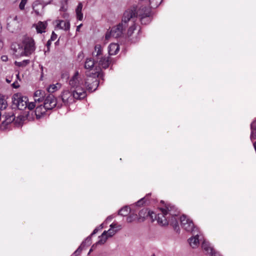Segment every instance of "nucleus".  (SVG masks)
Returning <instances> with one entry per match:
<instances>
[{
    "label": "nucleus",
    "mask_w": 256,
    "mask_h": 256,
    "mask_svg": "<svg viewBox=\"0 0 256 256\" xmlns=\"http://www.w3.org/2000/svg\"><path fill=\"white\" fill-rule=\"evenodd\" d=\"M160 210L161 212L158 214L148 211L146 216H149L152 221L156 220L162 226L170 224L176 232L180 230L178 224L179 212L177 210L176 206L171 204H167L165 206V208H160Z\"/></svg>",
    "instance_id": "1"
},
{
    "label": "nucleus",
    "mask_w": 256,
    "mask_h": 256,
    "mask_svg": "<svg viewBox=\"0 0 256 256\" xmlns=\"http://www.w3.org/2000/svg\"><path fill=\"white\" fill-rule=\"evenodd\" d=\"M92 56H94L96 62V68L99 69L107 68L110 64V58L103 55L102 48L100 44H96L94 46V50L92 52Z\"/></svg>",
    "instance_id": "2"
},
{
    "label": "nucleus",
    "mask_w": 256,
    "mask_h": 256,
    "mask_svg": "<svg viewBox=\"0 0 256 256\" xmlns=\"http://www.w3.org/2000/svg\"><path fill=\"white\" fill-rule=\"evenodd\" d=\"M86 94L82 92L64 90L61 95L58 98L60 103L62 105L68 106L74 102V100H80L86 97Z\"/></svg>",
    "instance_id": "3"
},
{
    "label": "nucleus",
    "mask_w": 256,
    "mask_h": 256,
    "mask_svg": "<svg viewBox=\"0 0 256 256\" xmlns=\"http://www.w3.org/2000/svg\"><path fill=\"white\" fill-rule=\"evenodd\" d=\"M138 10L136 11V6H134L127 9L123 14L122 22L127 26H128V22L131 21L134 24L137 16H138Z\"/></svg>",
    "instance_id": "4"
},
{
    "label": "nucleus",
    "mask_w": 256,
    "mask_h": 256,
    "mask_svg": "<svg viewBox=\"0 0 256 256\" xmlns=\"http://www.w3.org/2000/svg\"><path fill=\"white\" fill-rule=\"evenodd\" d=\"M28 98L22 96L20 93L14 94L12 97V102L14 108H18L20 110H24L27 108Z\"/></svg>",
    "instance_id": "5"
},
{
    "label": "nucleus",
    "mask_w": 256,
    "mask_h": 256,
    "mask_svg": "<svg viewBox=\"0 0 256 256\" xmlns=\"http://www.w3.org/2000/svg\"><path fill=\"white\" fill-rule=\"evenodd\" d=\"M44 106L48 110H51L56 106L60 108L62 104L52 94H49L44 100Z\"/></svg>",
    "instance_id": "6"
},
{
    "label": "nucleus",
    "mask_w": 256,
    "mask_h": 256,
    "mask_svg": "<svg viewBox=\"0 0 256 256\" xmlns=\"http://www.w3.org/2000/svg\"><path fill=\"white\" fill-rule=\"evenodd\" d=\"M86 75L88 77L85 80L86 90L90 92L95 91L100 84V81L96 78L92 77L89 72H86Z\"/></svg>",
    "instance_id": "7"
},
{
    "label": "nucleus",
    "mask_w": 256,
    "mask_h": 256,
    "mask_svg": "<svg viewBox=\"0 0 256 256\" xmlns=\"http://www.w3.org/2000/svg\"><path fill=\"white\" fill-rule=\"evenodd\" d=\"M128 26L122 22L116 26H113L110 31V34H106V38L108 39L112 36L114 38H118L122 36L124 32Z\"/></svg>",
    "instance_id": "8"
},
{
    "label": "nucleus",
    "mask_w": 256,
    "mask_h": 256,
    "mask_svg": "<svg viewBox=\"0 0 256 256\" xmlns=\"http://www.w3.org/2000/svg\"><path fill=\"white\" fill-rule=\"evenodd\" d=\"M180 222L182 227L187 232H190L194 235L196 232V230L198 228L194 226L192 220L187 218L186 215H182L180 218Z\"/></svg>",
    "instance_id": "9"
},
{
    "label": "nucleus",
    "mask_w": 256,
    "mask_h": 256,
    "mask_svg": "<svg viewBox=\"0 0 256 256\" xmlns=\"http://www.w3.org/2000/svg\"><path fill=\"white\" fill-rule=\"evenodd\" d=\"M78 71L76 72L70 80L69 84L72 88H75L73 91L82 92L86 93V90L82 87V85L83 84L82 82H80L78 79Z\"/></svg>",
    "instance_id": "10"
},
{
    "label": "nucleus",
    "mask_w": 256,
    "mask_h": 256,
    "mask_svg": "<svg viewBox=\"0 0 256 256\" xmlns=\"http://www.w3.org/2000/svg\"><path fill=\"white\" fill-rule=\"evenodd\" d=\"M22 44L24 46L25 56H30L35 50V43L32 38L26 37L22 41Z\"/></svg>",
    "instance_id": "11"
},
{
    "label": "nucleus",
    "mask_w": 256,
    "mask_h": 256,
    "mask_svg": "<svg viewBox=\"0 0 256 256\" xmlns=\"http://www.w3.org/2000/svg\"><path fill=\"white\" fill-rule=\"evenodd\" d=\"M137 14H138L142 24H146L150 22V10L146 6H141L138 10Z\"/></svg>",
    "instance_id": "12"
},
{
    "label": "nucleus",
    "mask_w": 256,
    "mask_h": 256,
    "mask_svg": "<svg viewBox=\"0 0 256 256\" xmlns=\"http://www.w3.org/2000/svg\"><path fill=\"white\" fill-rule=\"evenodd\" d=\"M20 23L17 16L12 18L9 16L7 18V29L11 32H14L20 29Z\"/></svg>",
    "instance_id": "13"
},
{
    "label": "nucleus",
    "mask_w": 256,
    "mask_h": 256,
    "mask_svg": "<svg viewBox=\"0 0 256 256\" xmlns=\"http://www.w3.org/2000/svg\"><path fill=\"white\" fill-rule=\"evenodd\" d=\"M121 228V226H118V228L114 230L110 228L108 231L104 230L100 236H99L100 240L97 242V244H104L108 237L112 236L118 232V230Z\"/></svg>",
    "instance_id": "14"
},
{
    "label": "nucleus",
    "mask_w": 256,
    "mask_h": 256,
    "mask_svg": "<svg viewBox=\"0 0 256 256\" xmlns=\"http://www.w3.org/2000/svg\"><path fill=\"white\" fill-rule=\"evenodd\" d=\"M15 116L13 113L8 114L6 115H2V118H4V120L2 121L1 124L2 128H6V126L12 122L15 119Z\"/></svg>",
    "instance_id": "15"
},
{
    "label": "nucleus",
    "mask_w": 256,
    "mask_h": 256,
    "mask_svg": "<svg viewBox=\"0 0 256 256\" xmlns=\"http://www.w3.org/2000/svg\"><path fill=\"white\" fill-rule=\"evenodd\" d=\"M12 50L13 51V54L16 57H20L25 56V51L22 46L18 44H13L12 45Z\"/></svg>",
    "instance_id": "16"
},
{
    "label": "nucleus",
    "mask_w": 256,
    "mask_h": 256,
    "mask_svg": "<svg viewBox=\"0 0 256 256\" xmlns=\"http://www.w3.org/2000/svg\"><path fill=\"white\" fill-rule=\"evenodd\" d=\"M196 232L195 234H192V236L188 240L190 245L192 248H196L199 244L200 240H201L199 238L198 231V229L196 230Z\"/></svg>",
    "instance_id": "17"
},
{
    "label": "nucleus",
    "mask_w": 256,
    "mask_h": 256,
    "mask_svg": "<svg viewBox=\"0 0 256 256\" xmlns=\"http://www.w3.org/2000/svg\"><path fill=\"white\" fill-rule=\"evenodd\" d=\"M94 66L96 67V62H95L94 56L86 58L84 67L88 70L86 72H90V70H92Z\"/></svg>",
    "instance_id": "18"
},
{
    "label": "nucleus",
    "mask_w": 256,
    "mask_h": 256,
    "mask_svg": "<svg viewBox=\"0 0 256 256\" xmlns=\"http://www.w3.org/2000/svg\"><path fill=\"white\" fill-rule=\"evenodd\" d=\"M47 109L44 105L40 104L36 106L34 114L37 119L40 118L42 116L46 114Z\"/></svg>",
    "instance_id": "19"
},
{
    "label": "nucleus",
    "mask_w": 256,
    "mask_h": 256,
    "mask_svg": "<svg viewBox=\"0 0 256 256\" xmlns=\"http://www.w3.org/2000/svg\"><path fill=\"white\" fill-rule=\"evenodd\" d=\"M57 28H59L62 30H68L70 28V23L69 21L58 20H57V24L56 25Z\"/></svg>",
    "instance_id": "20"
},
{
    "label": "nucleus",
    "mask_w": 256,
    "mask_h": 256,
    "mask_svg": "<svg viewBox=\"0 0 256 256\" xmlns=\"http://www.w3.org/2000/svg\"><path fill=\"white\" fill-rule=\"evenodd\" d=\"M119 50L120 46L117 44H110L108 47V52L110 56L116 55Z\"/></svg>",
    "instance_id": "21"
},
{
    "label": "nucleus",
    "mask_w": 256,
    "mask_h": 256,
    "mask_svg": "<svg viewBox=\"0 0 256 256\" xmlns=\"http://www.w3.org/2000/svg\"><path fill=\"white\" fill-rule=\"evenodd\" d=\"M47 26V22H39L36 25V32L38 33L42 34V32H45V29Z\"/></svg>",
    "instance_id": "22"
},
{
    "label": "nucleus",
    "mask_w": 256,
    "mask_h": 256,
    "mask_svg": "<svg viewBox=\"0 0 256 256\" xmlns=\"http://www.w3.org/2000/svg\"><path fill=\"white\" fill-rule=\"evenodd\" d=\"M250 139L252 142L256 140V121H253L250 124Z\"/></svg>",
    "instance_id": "23"
},
{
    "label": "nucleus",
    "mask_w": 256,
    "mask_h": 256,
    "mask_svg": "<svg viewBox=\"0 0 256 256\" xmlns=\"http://www.w3.org/2000/svg\"><path fill=\"white\" fill-rule=\"evenodd\" d=\"M82 4L80 2L76 10V17L78 20H82L83 18V14L82 13Z\"/></svg>",
    "instance_id": "24"
},
{
    "label": "nucleus",
    "mask_w": 256,
    "mask_h": 256,
    "mask_svg": "<svg viewBox=\"0 0 256 256\" xmlns=\"http://www.w3.org/2000/svg\"><path fill=\"white\" fill-rule=\"evenodd\" d=\"M130 208L128 206H125L118 210V214L122 216H126L130 212Z\"/></svg>",
    "instance_id": "25"
},
{
    "label": "nucleus",
    "mask_w": 256,
    "mask_h": 256,
    "mask_svg": "<svg viewBox=\"0 0 256 256\" xmlns=\"http://www.w3.org/2000/svg\"><path fill=\"white\" fill-rule=\"evenodd\" d=\"M202 248L208 254H210V248H211L212 250H214L210 245V244L208 242L204 240L202 242Z\"/></svg>",
    "instance_id": "26"
},
{
    "label": "nucleus",
    "mask_w": 256,
    "mask_h": 256,
    "mask_svg": "<svg viewBox=\"0 0 256 256\" xmlns=\"http://www.w3.org/2000/svg\"><path fill=\"white\" fill-rule=\"evenodd\" d=\"M7 106V102L4 99V96L0 94V110H5Z\"/></svg>",
    "instance_id": "27"
},
{
    "label": "nucleus",
    "mask_w": 256,
    "mask_h": 256,
    "mask_svg": "<svg viewBox=\"0 0 256 256\" xmlns=\"http://www.w3.org/2000/svg\"><path fill=\"white\" fill-rule=\"evenodd\" d=\"M91 76L94 77L96 78L98 80V78L102 79L104 80V73L102 72V70L100 71H96L95 72H90Z\"/></svg>",
    "instance_id": "28"
},
{
    "label": "nucleus",
    "mask_w": 256,
    "mask_h": 256,
    "mask_svg": "<svg viewBox=\"0 0 256 256\" xmlns=\"http://www.w3.org/2000/svg\"><path fill=\"white\" fill-rule=\"evenodd\" d=\"M162 0H149V4L151 8H156L162 2Z\"/></svg>",
    "instance_id": "29"
},
{
    "label": "nucleus",
    "mask_w": 256,
    "mask_h": 256,
    "mask_svg": "<svg viewBox=\"0 0 256 256\" xmlns=\"http://www.w3.org/2000/svg\"><path fill=\"white\" fill-rule=\"evenodd\" d=\"M85 246V242H82L78 249L74 252L73 254L75 256L79 255L82 252L83 248Z\"/></svg>",
    "instance_id": "30"
},
{
    "label": "nucleus",
    "mask_w": 256,
    "mask_h": 256,
    "mask_svg": "<svg viewBox=\"0 0 256 256\" xmlns=\"http://www.w3.org/2000/svg\"><path fill=\"white\" fill-rule=\"evenodd\" d=\"M38 7H41L42 8H43L44 6L40 4H34V5L33 6V10L34 11V12L36 15H39L40 14Z\"/></svg>",
    "instance_id": "31"
},
{
    "label": "nucleus",
    "mask_w": 256,
    "mask_h": 256,
    "mask_svg": "<svg viewBox=\"0 0 256 256\" xmlns=\"http://www.w3.org/2000/svg\"><path fill=\"white\" fill-rule=\"evenodd\" d=\"M58 90V87L54 85H50L48 88H47V91L50 93H52Z\"/></svg>",
    "instance_id": "32"
},
{
    "label": "nucleus",
    "mask_w": 256,
    "mask_h": 256,
    "mask_svg": "<svg viewBox=\"0 0 256 256\" xmlns=\"http://www.w3.org/2000/svg\"><path fill=\"white\" fill-rule=\"evenodd\" d=\"M30 62V60H24L21 62H16L15 64L18 66H26Z\"/></svg>",
    "instance_id": "33"
},
{
    "label": "nucleus",
    "mask_w": 256,
    "mask_h": 256,
    "mask_svg": "<svg viewBox=\"0 0 256 256\" xmlns=\"http://www.w3.org/2000/svg\"><path fill=\"white\" fill-rule=\"evenodd\" d=\"M136 29V26L134 24H133L132 26H131L128 30V36H130L132 34L134 30Z\"/></svg>",
    "instance_id": "34"
},
{
    "label": "nucleus",
    "mask_w": 256,
    "mask_h": 256,
    "mask_svg": "<svg viewBox=\"0 0 256 256\" xmlns=\"http://www.w3.org/2000/svg\"><path fill=\"white\" fill-rule=\"evenodd\" d=\"M44 92L42 90H38L34 92V96L44 98Z\"/></svg>",
    "instance_id": "35"
},
{
    "label": "nucleus",
    "mask_w": 256,
    "mask_h": 256,
    "mask_svg": "<svg viewBox=\"0 0 256 256\" xmlns=\"http://www.w3.org/2000/svg\"><path fill=\"white\" fill-rule=\"evenodd\" d=\"M36 106L35 102H31L28 104L27 103V108L29 110H32Z\"/></svg>",
    "instance_id": "36"
},
{
    "label": "nucleus",
    "mask_w": 256,
    "mask_h": 256,
    "mask_svg": "<svg viewBox=\"0 0 256 256\" xmlns=\"http://www.w3.org/2000/svg\"><path fill=\"white\" fill-rule=\"evenodd\" d=\"M148 212V210H146V209L142 210H140V212L139 216L140 217H144V218L145 216H147L146 214H147Z\"/></svg>",
    "instance_id": "37"
},
{
    "label": "nucleus",
    "mask_w": 256,
    "mask_h": 256,
    "mask_svg": "<svg viewBox=\"0 0 256 256\" xmlns=\"http://www.w3.org/2000/svg\"><path fill=\"white\" fill-rule=\"evenodd\" d=\"M103 228V224H101L98 227L96 228L92 232L91 234V236H93L96 234L98 232Z\"/></svg>",
    "instance_id": "38"
},
{
    "label": "nucleus",
    "mask_w": 256,
    "mask_h": 256,
    "mask_svg": "<svg viewBox=\"0 0 256 256\" xmlns=\"http://www.w3.org/2000/svg\"><path fill=\"white\" fill-rule=\"evenodd\" d=\"M92 236L90 234V236H88L84 241L82 242H85V246L86 245V244H87L88 246L91 244Z\"/></svg>",
    "instance_id": "39"
},
{
    "label": "nucleus",
    "mask_w": 256,
    "mask_h": 256,
    "mask_svg": "<svg viewBox=\"0 0 256 256\" xmlns=\"http://www.w3.org/2000/svg\"><path fill=\"white\" fill-rule=\"evenodd\" d=\"M145 198H141L140 200H138L136 202V205L138 206H141L143 205V204L145 202V201H144Z\"/></svg>",
    "instance_id": "40"
},
{
    "label": "nucleus",
    "mask_w": 256,
    "mask_h": 256,
    "mask_svg": "<svg viewBox=\"0 0 256 256\" xmlns=\"http://www.w3.org/2000/svg\"><path fill=\"white\" fill-rule=\"evenodd\" d=\"M26 0H22L20 4L19 8L21 10H22L24 8L25 4H26Z\"/></svg>",
    "instance_id": "41"
},
{
    "label": "nucleus",
    "mask_w": 256,
    "mask_h": 256,
    "mask_svg": "<svg viewBox=\"0 0 256 256\" xmlns=\"http://www.w3.org/2000/svg\"><path fill=\"white\" fill-rule=\"evenodd\" d=\"M51 44H52V40H49L47 42H46V48H47V50H45V53L46 52H48L50 51V46H51Z\"/></svg>",
    "instance_id": "42"
},
{
    "label": "nucleus",
    "mask_w": 256,
    "mask_h": 256,
    "mask_svg": "<svg viewBox=\"0 0 256 256\" xmlns=\"http://www.w3.org/2000/svg\"><path fill=\"white\" fill-rule=\"evenodd\" d=\"M56 38H57V35L54 33V32H52V35H51L50 40H51L52 41H54L55 40H56Z\"/></svg>",
    "instance_id": "43"
},
{
    "label": "nucleus",
    "mask_w": 256,
    "mask_h": 256,
    "mask_svg": "<svg viewBox=\"0 0 256 256\" xmlns=\"http://www.w3.org/2000/svg\"><path fill=\"white\" fill-rule=\"evenodd\" d=\"M210 254L211 256H218V253L215 252L214 250L210 248Z\"/></svg>",
    "instance_id": "44"
},
{
    "label": "nucleus",
    "mask_w": 256,
    "mask_h": 256,
    "mask_svg": "<svg viewBox=\"0 0 256 256\" xmlns=\"http://www.w3.org/2000/svg\"><path fill=\"white\" fill-rule=\"evenodd\" d=\"M12 88H17L20 87V85L18 84L17 81H15L12 84Z\"/></svg>",
    "instance_id": "45"
},
{
    "label": "nucleus",
    "mask_w": 256,
    "mask_h": 256,
    "mask_svg": "<svg viewBox=\"0 0 256 256\" xmlns=\"http://www.w3.org/2000/svg\"><path fill=\"white\" fill-rule=\"evenodd\" d=\"M134 220V218H133V216H128L126 218V220L128 222H132V221L133 220Z\"/></svg>",
    "instance_id": "46"
},
{
    "label": "nucleus",
    "mask_w": 256,
    "mask_h": 256,
    "mask_svg": "<svg viewBox=\"0 0 256 256\" xmlns=\"http://www.w3.org/2000/svg\"><path fill=\"white\" fill-rule=\"evenodd\" d=\"M97 244H97V242H96V244H93V245L92 246L90 250V251H89L88 254H89L90 252H91L93 250H94V248H96V245H97Z\"/></svg>",
    "instance_id": "47"
},
{
    "label": "nucleus",
    "mask_w": 256,
    "mask_h": 256,
    "mask_svg": "<svg viewBox=\"0 0 256 256\" xmlns=\"http://www.w3.org/2000/svg\"><path fill=\"white\" fill-rule=\"evenodd\" d=\"M113 218H114V216H113L112 215L108 216L106 218V222H110V221L112 220Z\"/></svg>",
    "instance_id": "48"
},
{
    "label": "nucleus",
    "mask_w": 256,
    "mask_h": 256,
    "mask_svg": "<svg viewBox=\"0 0 256 256\" xmlns=\"http://www.w3.org/2000/svg\"><path fill=\"white\" fill-rule=\"evenodd\" d=\"M1 59L4 62H6L8 60V56H2L1 57Z\"/></svg>",
    "instance_id": "49"
},
{
    "label": "nucleus",
    "mask_w": 256,
    "mask_h": 256,
    "mask_svg": "<svg viewBox=\"0 0 256 256\" xmlns=\"http://www.w3.org/2000/svg\"><path fill=\"white\" fill-rule=\"evenodd\" d=\"M44 100V98L40 97L38 98H35V102H42V100Z\"/></svg>",
    "instance_id": "50"
},
{
    "label": "nucleus",
    "mask_w": 256,
    "mask_h": 256,
    "mask_svg": "<svg viewBox=\"0 0 256 256\" xmlns=\"http://www.w3.org/2000/svg\"><path fill=\"white\" fill-rule=\"evenodd\" d=\"M116 224H112L110 225V228L114 230L113 228H117V226H116Z\"/></svg>",
    "instance_id": "51"
},
{
    "label": "nucleus",
    "mask_w": 256,
    "mask_h": 256,
    "mask_svg": "<svg viewBox=\"0 0 256 256\" xmlns=\"http://www.w3.org/2000/svg\"><path fill=\"white\" fill-rule=\"evenodd\" d=\"M52 0H42V1L46 4H50Z\"/></svg>",
    "instance_id": "52"
},
{
    "label": "nucleus",
    "mask_w": 256,
    "mask_h": 256,
    "mask_svg": "<svg viewBox=\"0 0 256 256\" xmlns=\"http://www.w3.org/2000/svg\"><path fill=\"white\" fill-rule=\"evenodd\" d=\"M68 16V14L66 12H64L62 14V17L64 18H66Z\"/></svg>",
    "instance_id": "53"
},
{
    "label": "nucleus",
    "mask_w": 256,
    "mask_h": 256,
    "mask_svg": "<svg viewBox=\"0 0 256 256\" xmlns=\"http://www.w3.org/2000/svg\"><path fill=\"white\" fill-rule=\"evenodd\" d=\"M78 56V58H80L81 56L83 57V52H80Z\"/></svg>",
    "instance_id": "54"
},
{
    "label": "nucleus",
    "mask_w": 256,
    "mask_h": 256,
    "mask_svg": "<svg viewBox=\"0 0 256 256\" xmlns=\"http://www.w3.org/2000/svg\"><path fill=\"white\" fill-rule=\"evenodd\" d=\"M82 26V24H80L79 26H78L76 28V31H78L79 30V29L81 27V26Z\"/></svg>",
    "instance_id": "55"
},
{
    "label": "nucleus",
    "mask_w": 256,
    "mask_h": 256,
    "mask_svg": "<svg viewBox=\"0 0 256 256\" xmlns=\"http://www.w3.org/2000/svg\"><path fill=\"white\" fill-rule=\"evenodd\" d=\"M6 81L8 83L10 84V82H11V80H10L8 78H6Z\"/></svg>",
    "instance_id": "56"
},
{
    "label": "nucleus",
    "mask_w": 256,
    "mask_h": 256,
    "mask_svg": "<svg viewBox=\"0 0 256 256\" xmlns=\"http://www.w3.org/2000/svg\"><path fill=\"white\" fill-rule=\"evenodd\" d=\"M28 115H29V112H28V114H26V116H27L28 118Z\"/></svg>",
    "instance_id": "57"
},
{
    "label": "nucleus",
    "mask_w": 256,
    "mask_h": 256,
    "mask_svg": "<svg viewBox=\"0 0 256 256\" xmlns=\"http://www.w3.org/2000/svg\"><path fill=\"white\" fill-rule=\"evenodd\" d=\"M58 41L56 42V44H58Z\"/></svg>",
    "instance_id": "58"
},
{
    "label": "nucleus",
    "mask_w": 256,
    "mask_h": 256,
    "mask_svg": "<svg viewBox=\"0 0 256 256\" xmlns=\"http://www.w3.org/2000/svg\"><path fill=\"white\" fill-rule=\"evenodd\" d=\"M152 256H156L154 254H153Z\"/></svg>",
    "instance_id": "59"
},
{
    "label": "nucleus",
    "mask_w": 256,
    "mask_h": 256,
    "mask_svg": "<svg viewBox=\"0 0 256 256\" xmlns=\"http://www.w3.org/2000/svg\"><path fill=\"white\" fill-rule=\"evenodd\" d=\"M218 255L219 256H220L219 254H218Z\"/></svg>",
    "instance_id": "60"
},
{
    "label": "nucleus",
    "mask_w": 256,
    "mask_h": 256,
    "mask_svg": "<svg viewBox=\"0 0 256 256\" xmlns=\"http://www.w3.org/2000/svg\"><path fill=\"white\" fill-rule=\"evenodd\" d=\"M254 121H256V120H254Z\"/></svg>",
    "instance_id": "61"
}]
</instances>
